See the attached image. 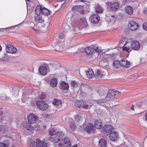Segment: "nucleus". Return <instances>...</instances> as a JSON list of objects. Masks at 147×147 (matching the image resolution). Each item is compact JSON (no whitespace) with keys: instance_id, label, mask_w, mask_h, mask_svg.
<instances>
[{"instance_id":"1","label":"nucleus","mask_w":147,"mask_h":147,"mask_svg":"<svg viewBox=\"0 0 147 147\" xmlns=\"http://www.w3.org/2000/svg\"><path fill=\"white\" fill-rule=\"evenodd\" d=\"M49 133L50 136L49 139L52 142L56 143L60 141H63L64 143V147H72L70 141L68 138H63L65 135L64 132L62 131L57 132L55 128H53L49 129Z\"/></svg>"},{"instance_id":"2","label":"nucleus","mask_w":147,"mask_h":147,"mask_svg":"<svg viewBox=\"0 0 147 147\" xmlns=\"http://www.w3.org/2000/svg\"><path fill=\"white\" fill-rule=\"evenodd\" d=\"M112 126L109 125H105L102 129V134L105 136H107L110 134L109 138L111 140L114 141L118 137V133L113 131Z\"/></svg>"},{"instance_id":"3","label":"nucleus","mask_w":147,"mask_h":147,"mask_svg":"<svg viewBox=\"0 0 147 147\" xmlns=\"http://www.w3.org/2000/svg\"><path fill=\"white\" fill-rule=\"evenodd\" d=\"M79 15L77 13L73 14L71 17V20L73 21L72 22L71 25L73 27V30L75 32H78L79 27L77 26L78 25V22L80 18Z\"/></svg>"},{"instance_id":"4","label":"nucleus","mask_w":147,"mask_h":147,"mask_svg":"<svg viewBox=\"0 0 147 147\" xmlns=\"http://www.w3.org/2000/svg\"><path fill=\"white\" fill-rule=\"evenodd\" d=\"M22 124L23 126L24 127L26 128L27 129L30 131L34 129L36 131H38L40 129L39 125H35L34 127H33L31 125H29L26 121H23Z\"/></svg>"},{"instance_id":"5","label":"nucleus","mask_w":147,"mask_h":147,"mask_svg":"<svg viewBox=\"0 0 147 147\" xmlns=\"http://www.w3.org/2000/svg\"><path fill=\"white\" fill-rule=\"evenodd\" d=\"M107 8L109 11H114L118 9L120 5L118 2L112 3L108 2L107 3Z\"/></svg>"},{"instance_id":"6","label":"nucleus","mask_w":147,"mask_h":147,"mask_svg":"<svg viewBox=\"0 0 147 147\" xmlns=\"http://www.w3.org/2000/svg\"><path fill=\"white\" fill-rule=\"evenodd\" d=\"M36 104L37 107L41 111H45L48 107V105L43 101H37Z\"/></svg>"},{"instance_id":"7","label":"nucleus","mask_w":147,"mask_h":147,"mask_svg":"<svg viewBox=\"0 0 147 147\" xmlns=\"http://www.w3.org/2000/svg\"><path fill=\"white\" fill-rule=\"evenodd\" d=\"M107 71H104L99 69L97 70L95 77L96 79L100 80L101 78H104L106 75Z\"/></svg>"},{"instance_id":"8","label":"nucleus","mask_w":147,"mask_h":147,"mask_svg":"<svg viewBox=\"0 0 147 147\" xmlns=\"http://www.w3.org/2000/svg\"><path fill=\"white\" fill-rule=\"evenodd\" d=\"M38 117L33 113L30 114L28 116V120L29 125H31V124L35 123L37 120L38 119Z\"/></svg>"},{"instance_id":"9","label":"nucleus","mask_w":147,"mask_h":147,"mask_svg":"<svg viewBox=\"0 0 147 147\" xmlns=\"http://www.w3.org/2000/svg\"><path fill=\"white\" fill-rule=\"evenodd\" d=\"M128 26L131 30L135 31L139 28L138 24L134 21H130L128 24Z\"/></svg>"},{"instance_id":"10","label":"nucleus","mask_w":147,"mask_h":147,"mask_svg":"<svg viewBox=\"0 0 147 147\" xmlns=\"http://www.w3.org/2000/svg\"><path fill=\"white\" fill-rule=\"evenodd\" d=\"M6 52L11 53H15L17 51L16 48L12 45L7 44L6 45Z\"/></svg>"},{"instance_id":"11","label":"nucleus","mask_w":147,"mask_h":147,"mask_svg":"<svg viewBox=\"0 0 147 147\" xmlns=\"http://www.w3.org/2000/svg\"><path fill=\"white\" fill-rule=\"evenodd\" d=\"M100 18L98 15L97 14H93L91 15L89 18V20L93 24L97 23L100 20Z\"/></svg>"},{"instance_id":"12","label":"nucleus","mask_w":147,"mask_h":147,"mask_svg":"<svg viewBox=\"0 0 147 147\" xmlns=\"http://www.w3.org/2000/svg\"><path fill=\"white\" fill-rule=\"evenodd\" d=\"M130 46L131 49L136 51L139 50L140 47L139 42L136 40L132 41L131 43Z\"/></svg>"},{"instance_id":"13","label":"nucleus","mask_w":147,"mask_h":147,"mask_svg":"<svg viewBox=\"0 0 147 147\" xmlns=\"http://www.w3.org/2000/svg\"><path fill=\"white\" fill-rule=\"evenodd\" d=\"M130 65V63L129 61L125 59H122L120 61V66L123 67L128 68Z\"/></svg>"},{"instance_id":"14","label":"nucleus","mask_w":147,"mask_h":147,"mask_svg":"<svg viewBox=\"0 0 147 147\" xmlns=\"http://www.w3.org/2000/svg\"><path fill=\"white\" fill-rule=\"evenodd\" d=\"M84 128L88 134L94 132V126L91 123H89L85 127H84Z\"/></svg>"},{"instance_id":"15","label":"nucleus","mask_w":147,"mask_h":147,"mask_svg":"<svg viewBox=\"0 0 147 147\" xmlns=\"http://www.w3.org/2000/svg\"><path fill=\"white\" fill-rule=\"evenodd\" d=\"M113 95V90H109L107 96L105 97V100L108 101L113 100L114 98Z\"/></svg>"},{"instance_id":"16","label":"nucleus","mask_w":147,"mask_h":147,"mask_svg":"<svg viewBox=\"0 0 147 147\" xmlns=\"http://www.w3.org/2000/svg\"><path fill=\"white\" fill-rule=\"evenodd\" d=\"M69 86L68 83L64 82H62L60 84V88L62 90H68Z\"/></svg>"},{"instance_id":"17","label":"nucleus","mask_w":147,"mask_h":147,"mask_svg":"<svg viewBox=\"0 0 147 147\" xmlns=\"http://www.w3.org/2000/svg\"><path fill=\"white\" fill-rule=\"evenodd\" d=\"M38 71L42 75H45L47 74V70L46 67L42 66L39 68Z\"/></svg>"},{"instance_id":"18","label":"nucleus","mask_w":147,"mask_h":147,"mask_svg":"<svg viewBox=\"0 0 147 147\" xmlns=\"http://www.w3.org/2000/svg\"><path fill=\"white\" fill-rule=\"evenodd\" d=\"M124 42V41H122V42L121 44H120V45H121V44H123V46L122 45H121V46H122V51H124L125 52H127L128 53H129V52L131 51V48H130L129 47V46L128 47H126L125 46V45L126 44V43L123 44V43Z\"/></svg>"},{"instance_id":"19","label":"nucleus","mask_w":147,"mask_h":147,"mask_svg":"<svg viewBox=\"0 0 147 147\" xmlns=\"http://www.w3.org/2000/svg\"><path fill=\"white\" fill-rule=\"evenodd\" d=\"M106 100L105 99H99L96 100L95 102L98 104L106 107H107L106 104H107V102L106 101Z\"/></svg>"},{"instance_id":"20","label":"nucleus","mask_w":147,"mask_h":147,"mask_svg":"<svg viewBox=\"0 0 147 147\" xmlns=\"http://www.w3.org/2000/svg\"><path fill=\"white\" fill-rule=\"evenodd\" d=\"M86 74L87 77L89 79L92 78L95 76L92 70L91 69H88L86 71Z\"/></svg>"},{"instance_id":"21","label":"nucleus","mask_w":147,"mask_h":147,"mask_svg":"<svg viewBox=\"0 0 147 147\" xmlns=\"http://www.w3.org/2000/svg\"><path fill=\"white\" fill-rule=\"evenodd\" d=\"M82 51H81L82 52H84V51L88 55L91 54L93 52L94 49L91 47H87L85 48L84 49H82Z\"/></svg>"},{"instance_id":"22","label":"nucleus","mask_w":147,"mask_h":147,"mask_svg":"<svg viewBox=\"0 0 147 147\" xmlns=\"http://www.w3.org/2000/svg\"><path fill=\"white\" fill-rule=\"evenodd\" d=\"M107 144V141L105 140L103 138L100 140L98 142V146L99 147H105Z\"/></svg>"},{"instance_id":"23","label":"nucleus","mask_w":147,"mask_h":147,"mask_svg":"<svg viewBox=\"0 0 147 147\" xmlns=\"http://www.w3.org/2000/svg\"><path fill=\"white\" fill-rule=\"evenodd\" d=\"M94 124L95 127L98 129H100L102 127V122L100 120H97L94 122Z\"/></svg>"},{"instance_id":"24","label":"nucleus","mask_w":147,"mask_h":147,"mask_svg":"<svg viewBox=\"0 0 147 147\" xmlns=\"http://www.w3.org/2000/svg\"><path fill=\"white\" fill-rule=\"evenodd\" d=\"M57 84V80L55 78H53L51 79L50 81V85L53 88H55Z\"/></svg>"},{"instance_id":"25","label":"nucleus","mask_w":147,"mask_h":147,"mask_svg":"<svg viewBox=\"0 0 147 147\" xmlns=\"http://www.w3.org/2000/svg\"><path fill=\"white\" fill-rule=\"evenodd\" d=\"M88 86L86 84H82L80 87V91L82 92V93H84V91L86 92L87 90H88Z\"/></svg>"},{"instance_id":"26","label":"nucleus","mask_w":147,"mask_h":147,"mask_svg":"<svg viewBox=\"0 0 147 147\" xmlns=\"http://www.w3.org/2000/svg\"><path fill=\"white\" fill-rule=\"evenodd\" d=\"M82 9H84L83 6L82 5H78L74 6L72 8V10L74 11H77L79 12Z\"/></svg>"},{"instance_id":"27","label":"nucleus","mask_w":147,"mask_h":147,"mask_svg":"<svg viewBox=\"0 0 147 147\" xmlns=\"http://www.w3.org/2000/svg\"><path fill=\"white\" fill-rule=\"evenodd\" d=\"M36 142L38 143V146L39 147H47V144L40 140L36 139Z\"/></svg>"},{"instance_id":"28","label":"nucleus","mask_w":147,"mask_h":147,"mask_svg":"<svg viewBox=\"0 0 147 147\" xmlns=\"http://www.w3.org/2000/svg\"><path fill=\"white\" fill-rule=\"evenodd\" d=\"M42 10V7L40 5H38L35 9V12L36 15L38 16L40 15V13H41Z\"/></svg>"},{"instance_id":"29","label":"nucleus","mask_w":147,"mask_h":147,"mask_svg":"<svg viewBox=\"0 0 147 147\" xmlns=\"http://www.w3.org/2000/svg\"><path fill=\"white\" fill-rule=\"evenodd\" d=\"M71 88L74 90L76 91V89L78 88V84L75 81H72L71 83Z\"/></svg>"},{"instance_id":"30","label":"nucleus","mask_w":147,"mask_h":147,"mask_svg":"<svg viewBox=\"0 0 147 147\" xmlns=\"http://www.w3.org/2000/svg\"><path fill=\"white\" fill-rule=\"evenodd\" d=\"M2 122H3L4 123H6L7 121H9V117L8 115L6 114V115H4L1 118Z\"/></svg>"},{"instance_id":"31","label":"nucleus","mask_w":147,"mask_h":147,"mask_svg":"<svg viewBox=\"0 0 147 147\" xmlns=\"http://www.w3.org/2000/svg\"><path fill=\"white\" fill-rule=\"evenodd\" d=\"M83 102L82 100H78L76 101L75 103V106L76 107L81 108L82 107V106L83 105Z\"/></svg>"},{"instance_id":"32","label":"nucleus","mask_w":147,"mask_h":147,"mask_svg":"<svg viewBox=\"0 0 147 147\" xmlns=\"http://www.w3.org/2000/svg\"><path fill=\"white\" fill-rule=\"evenodd\" d=\"M95 10L97 13H102L103 11L102 8L99 5H97L96 6Z\"/></svg>"},{"instance_id":"33","label":"nucleus","mask_w":147,"mask_h":147,"mask_svg":"<svg viewBox=\"0 0 147 147\" xmlns=\"http://www.w3.org/2000/svg\"><path fill=\"white\" fill-rule=\"evenodd\" d=\"M80 20H81L83 27H86L88 26V24L86 18L84 17L82 18H80Z\"/></svg>"},{"instance_id":"34","label":"nucleus","mask_w":147,"mask_h":147,"mask_svg":"<svg viewBox=\"0 0 147 147\" xmlns=\"http://www.w3.org/2000/svg\"><path fill=\"white\" fill-rule=\"evenodd\" d=\"M41 13H42L43 15L45 16L48 15L50 14V11L47 9L45 7H43L42 8V10Z\"/></svg>"},{"instance_id":"35","label":"nucleus","mask_w":147,"mask_h":147,"mask_svg":"<svg viewBox=\"0 0 147 147\" xmlns=\"http://www.w3.org/2000/svg\"><path fill=\"white\" fill-rule=\"evenodd\" d=\"M93 101H92L90 102V104H84V102H83V105L82 106V107H83L85 109H88L90 108V107L93 105Z\"/></svg>"},{"instance_id":"36","label":"nucleus","mask_w":147,"mask_h":147,"mask_svg":"<svg viewBox=\"0 0 147 147\" xmlns=\"http://www.w3.org/2000/svg\"><path fill=\"white\" fill-rule=\"evenodd\" d=\"M120 61H119L117 60L114 61L113 63V65L116 68H118L120 66Z\"/></svg>"},{"instance_id":"37","label":"nucleus","mask_w":147,"mask_h":147,"mask_svg":"<svg viewBox=\"0 0 147 147\" xmlns=\"http://www.w3.org/2000/svg\"><path fill=\"white\" fill-rule=\"evenodd\" d=\"M126 12L129 15L133 13V10L131 6H128L125 9Z\"/></svg>"},{"instance_id":"38","label":"nucleus","mask_w":147,"mask_h":147,"mask_svg":"<svg viewBox=\"0 0 147 147\" xmlns=\"http://www.w3.org/2000/svg\"><path fill=\"white\" fill-rule=\"evenodd\" d=\"M7 127L5 125H0V131L2 133H4L7 130Z\"/></svg>"},{"instance_id":"39","label":"nucleus","mask_w":147,"mask_h":147,"mask_svg":"<svg viewBox=\"0 0 147 147\" xmlns=\"http://www.w3.org/2000/svg\"><path fill=\"white\" fill-rule=\"evenodd\" d=\"M69 127L71 130L74 131L76 129V126L74 123H71L69 125Z\"/></svg>"},{"instance_id":"40","label":"nucleus","mask_w":147,"mask_h":147,"mask_svg":"<svg viewBox=\"0 0 147 147\" xmlns=\"http://www.w3.org/2000/svg\"><path fill=\"white\" fill-rule=\"evenodd\" d=\"M113 93L114 98H117L121 95L120 92L117 90H113Z\"/></svg>"},{"instance_id":"41","label":"nucleus","mask_w":147,"mask_h":147,"mask_svg":"<svg viewBox=\"0 0 147 147\" xmlns=\"http://www.w3.org/2000/svg\"><path fill=\"white\" fill-rule=\"evenodd\" d=\"M30 147H36L38 146V143L36 142H36L34 141L31 142L29 144Z\"/></svg>"},{"instance_id":"42","label":"nucleus","mask_w":147,"mask_h":147,"mask_svg":"<svg viewBox=\"0 0 147 147\" xmlns=\"http://www.w3.org/2000/svg\"><path fill=\"white\" fill-rule=\"evenodd\" d=\"M61 101L60 100H57L55 99V101L53 102V103L57 106H59L61 105Z\"/></svg>"},{"instance_id":"43","label":"nucleus","mask_w":147,"mask_h":147,"mask_svg":"<svg viewBox=\"0 0 147 147\" xmlns=\"http://www.w3.org/2000/svg\"><path fill=\"white\" fill-rule=\"evenodd\" d=\"M75 119L77 122H79L82 120V118L79 115H77L75 116Z\"/></svg>"},{"instance_id":"44","label":"nucleus","mask_w":147,"mask_h":147,"mask_svg":"<svg viewBox=\"0 0 147 147\" xmlns=\"http://www.w3.org/2000/svg\"><path fill=\"white\" fill-rule=\"evenodd\" d=\"M19 91L18 89L17 88H15L14 89L12 90V92L14 93V94H16L18 95L19 92Z\"/></svg>"},{"instance_id":"45","label":"nucleus","mask_w":147,"mask_h":147,"mask_svg":"<svg viewBox=\"0 0 147 147\" xmlns=\"http://www.w3.org/2000/svg\"><path fill=\"white\" fill-rule=\"evenodd\" d=\"M95 52L98 53H100L102 52V50L99 49L98 47H96V48H94L93 49Z\"/></svg>"},{"instance_id":"46","label":"nucleus","mask_w":147,"mask_h":147,"mask_svg":"<svg viewBox=\"0 0 147 147\" xmlns=\"http://www.w3.org/2000/svg\"><path fill=\"white\" fill-rule=\"evenodd\" d=\"M8 144H6L3 142H0V147H9Z\"/></svg>"},{"instance_id":"47","label":"nucleus","mask_w":147,"mask_h":147,"mask_svg":"<svg viewBox=\"0 0 147 147\" xmlns=\"http://www.w3.org/2000/svg\"><path fill=\"white\" fill-rule=\"evenodd\" d=\"M36 20L40 23H42L44 21L42 18L40 17H38L36 18Z\"/></svg>"},{"instance_id":"48","label":"nucleus","mask_w":147,"mask_h":147,"mask_svg":"<svg viewBox=\"0 0 147 147\" xmlns=\"http://www.w3.org/2000/svg\"><path fill=\"white\" fill-rule=\"evenodd\" d=\"M65 34L64 33H60L59 36V38L61 39H63L64 37Z\"/></svg>"},{"instance_id":"49","label":"nucleus","mask_w":147,"mask_h":147,"mask_svg":"<svg viewBox=\"0 0 147 147\" xmlns=\"http://www.w3.org/2000/svg\"><path fill=\"white\" fill-rule=\"evenodd\" d=\"M143 28L144 30H147V22H145L143 24Z\"/></svg>"},{"instance_id":"50","label":"nucleus","mask_w":147,"mask_h":147,"mask_svg":"<svg viewBox=\"0 0 147 147\" xmlns=\"http://www.w3.org/2000/svg\"><path fill=\"white\" fill-rule=\"evenodd\" d=\"M64 43H62L61 44H60L58 45H57L56 46L57 47H58V46L59 47L60 46V49H64Z\"/></svg>"},{"instance_id":"51","label":"nucleus","mask_w":147,"mask_h":147,"mask_svg":"<svg viewBox=\"0 0 147 147\" xmlns=\"http://www.w3.org/2000/svg\"><path fill=\"white\" fill-rule=\"evenodd\" d=\"M81 14L83 15L85 13V11L83 9H82L79 12Z\"/></svg>"},{"instance_id":"52","label":"nucleus","mask_w":147,"mask_h":147,"mask_svg":"<svg viewBox=\"0 0 147 147\" xmlns=\"http://www.w3.org/2000/svg\"><path fill=\"white\" fill-rule=\"evenodd\" d=\"M62 141V142H63V144L62 143H58V145L59 147H63V145L64 143L63 141Z\"/></svg>"},{"instance_id":"53","label":"nucleus","mask_w":147,"mask_h":147,"mask_svg":"<svg viewBox=\"0 0 147 147\" xmlns=\"http://www.w3.org/2000/svg\"><path fill=\"white\" fill-rule=\"evenodd\" d=\"M87 92L84 91V93H82V92L81 91V93L82 96H86L87 95Z\"/></svg>"},{"instance_id":"54","label":"nucleus","mask_w":147,"mask_h":147,"mask_svg":"<svg viewBox=\"0 0 147 147\" xmlns=\"http://www.w3.org/2000/svg\"><path fill=\"white\" fill-rule=\"evenodd\" d=\"M45 95H44V94H42L40 96V98L41 99H43L45 98Z\"/></svg>"},{"instance_id":"55","label":"nucleus","mask_w":147,"mask_h":147,"mask_svg":"<svg viewBox=\"0 0 147 147\" xmlns=\"http://www.w3.org/2000/svg\"><path fill=\"white\" fill-rule=\"evenodd\" d=\"M134 105H132L130 108V109L131 110H132V111H134Z\"/></svg>"},{"instance_id":"56","label":"nucleus","mask_w":147,"mask_h":147,"mask_svg":"<svg viewBox=\"0 0 147 147\" xmlns=\"http://www.w3.org/2000/svg\"><path fill=\"white\" fill-rule=\"evenodd\" d=\"M143 12L144 13L147 14V8L144 9L143 11Z\"/></svg>"},{"instance_id":"57","label":"nucleus","mask_w":147,"mask_h":147,"mask_svg":"<svg viewBox=\"0 0 147 147\" xmlns=\"http://www.w3.org/2000/svg\"><path fill=\"white\" fill-rule=\"evenodd\" d=\"M145 117L146 120L147 121V112L146 113L145 115Z\"/></svg>"},{"instance_id":"58","label":"nucleus","mask_w":147,"mask_h":147,"mask_svg":"<svg viewBox=\"0 0 147 147\" xmlns=\"http://www.w3.org/2000/svg\"><path fill=\"white\" fill-rule=\"evenodd\" d=\"M115 17V16L114 15H112L111 17V19H112V20H114V18Z\"/></svg>"},{"instance_id":"59","label":"nucleus","mask_w":147,"mask_h":147,"mask_svg":"<svg viewBox=\"0 0 147 147\" xmlns=\"http://www.w3.org/2000/svg\"><path fill=\"white\" fill-rule=\"evenodd\" d=\"M80 1L82 2H86L85 0H79Z\"/></svg>"},{"instance_id":"60","label":"nucleus","mask_w":147,"mask_h":147,"mask_svg":"<svg viewBox=\"0 0 147 147\" xmlns=\"http://www.w3.org/2000/svg\"><path fill=\"white\" fill-rule=\"evenodd\" d=\"M111 17H110V18H109V20H110V21H112L113 20H112V19H111Z\"/></svg>"},{"instance_id":"61","label":"nucleus","mask_w":147,"mask_h":147,"mask_svg":"<svg viewBox=\"0 0 147 147\" xmlns=\"http://www.w3.org/2000/svg\"><path fill=\"white\" fill-rule=\"evenodd\" d=\"M98 94H99L100 96L102 95V94H100V91H98Z\"/></svg>"},{"instance_id":"62","label":"nucleus","mask_w":147,"mask_h":147,"mask_svg":"<svg viewBox=\"0 0 147 147\" xmlns=\"http://www.w3.org/2000/svg\"><path fill=\"white\" fill-rule=\"evenodd\" d=\"M9 99V98L8 97H7V96H6V97H5V99L6 100H7Z\"/></svg>"},{"instance_id":"63","label":"nucleus","mask_w":147,"mask_h":147,"mask_svg":"<svg viewBox=\"0 0 147 147\" xmlns=\"http://www.w3.org/2000/svg\"><path fill=\"white\" fill-rule=\"evenodd\" d=\"M73 147H78L77 145H75L73 146Z\"/></svg>"},{"instance_id":"64","label":"nucleus","mask_w":147,"mask_h":147,"mask_svg":"<svg viewBox=\"0 0 147 147\" xmlns=\"http://www.w3.org/2000/svg\"><path fill=\"white\" fill-rule=\"evenodd\" d=\"M121 147H129L127 146H121Z\"/></svg>"}]
</instances>
